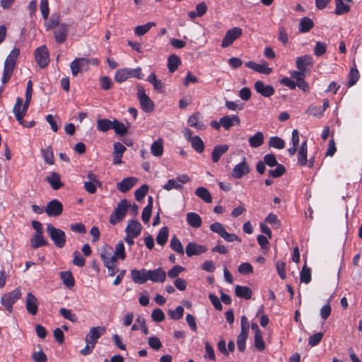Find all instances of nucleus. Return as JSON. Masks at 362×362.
<instances>
[{"instance_id": "f257e3e1", "label": "nucleus", "mask_w": 362, "mask_h": 362, "mask_svg": "<svg viewBox=\"0 0 362 362\" xmlns=\"http://www.w3.org/2000/svg\"><path fill=\"white\" fill-rule=\"evenodd\" d=\"M19 54L20 50L15 47L7 56L4 62V73L1 78L3 83H7L11 78Z\"/></svg>"}, {"instance_id": "f03ea898", "label": "nucleus", "mask_w": 362, "mask_h": 362, "mask_svg": "<svg viewBox=\"0 0 362 362\" xmlns=\"http://www.w3.org/2000/svg\"><path fill=\"white\" fill-rule=\"evenodd\" d=\"M143 75L140 67L136 69L124 68L117 71L115 75V80L117 83H122L129 78L141 79Z\"/></svg>"}, {"instance_id": "7ed1b4c3", "label": "nucleus", "mask_w": 362, "mask_h": 362, "mask_svg": "<svg viewBox=\"0 0 362 362\" xmlns=\"http://www.w3.org/2000/svg\"><path fill=\"white\" fill-rule=\"evenodd\" d=\"M47 231L57 247L62 248L65 245L66 235L62 230L57 228L49 223L47 225Z\"/></svg>"}, {"instance_id": "20e7f679", "label": "nucleus", "mask_w": 362, "mask_h": 362, "mask_svg": "<svg viewBox=\"0 0 362 362\" xmlns=\"http://www.w3.org/2000/svg\"><path fill=\"white\" fill-rule=\"evenodd\" d=\"M21 293L19 288H16L13 291L4 294L1 299V305L4 308L9 312L12 313L13 305L21 298Z\"/></svg>"}, {"instance_id": "39448f33", "label": "nucleus", "mask_w": 362, "mask_h": 362, "mask_svg": "<svg viewBox=\"0 0 362 362\" xmlns=\"http://www.w3.org/2000/svg\"><path fill=\"white\" fill-rule=\"evenodd\" d=\"M129 204L127 199L122 200L115 208L114 212L110 217V223L112 225H115L120 222L125 217L127 212Z\"/></svg>"}, {"instance_id": "423d86ee", "label": "nucleus", "mask_w": 362, "mask_h": 362, "mask_svg": "<svg viewBox=\"0 0 362 362\" xmlns=\"http://www.w3.org/2000/svg\"><path fill=\"white\" fill-rule=\"evenodd\" d=\"M137 97L142 110L146 112H151L155 107L153 100L146 94L144 87L137 86Z\"/></svg>"}, {"instance_id": "0eeeda50", "label": "nucleus", "mask_w": 362, "mask_h": 362, "mask_svg": "<svg viewBox=\"0 0 362 362\" xmlns=\"http://www.w3.org/2000/svg\"><path fill=\"white\" fill-rule=\"evenodd\" d=\"M210 229L214 233L218 234L222 238L227 242L239 241L240 239L234 233H228L224 226L219 222H215L210 226Z\"/></svg>"}, {"instance_id": "6e6552de", "label": "nucleus", "mask_w": 362, "mask_h": 362, "mask_svg": "<svg viewBox=\"0 0 362 362\" xmlns=\"http://www.w3.org/2000/svg\"><path fill=\"white\" fill-rule=\"evenodd\" d=\"M189 181L188 175L182 174L177 176L175 179H170L167 183L163 186V188L166 191H170L172 189L181 190L183 189V184H185Z\"/></svg>"}, {"instance_id": "1a4fd4ad", "label": "nucleus", "mask_w": 362, "mask_h": 362, "mask_svg": "<svg viewBox=\"0 0 362 362\" xmlns=\"http://www.w3.org/2000/svg\"><path fill=\"white\" fill-rule=\"evenodd\" d=\"M242 34L243 30L239 27H235L229 29L227 30L222 40L221 47L226 48L230 46L235 40L242 35Z\"/></svg>"}, {"instance_id": "9d476101", "label": "nucleus", "mask_w": 362, "mask_h": 362, "mask_svg": "<svg viewBox=\"0 0 362 362\" xmlns=\"http://www.w3.org/2000/svg\"><path fill=\"white\" fill-rule=\"evenodd\" d=\"M63 211V204L57 199L49 202L45 209V212L50 217L59 216Z\"/></svg>"}, {"instance_id": "9b49d317", "label": "nucleus", "mask_w": 362, "mask_h": 362, "mask_svg": "<svg viewBox=\"0 0 362 362\" xmlns=\"http://www.w3.org/2000/svg\"><path fill=\"white\" fill-rule=\"evenodd\" d=\"M73 76H76L81 71L88 70V61L87 58H76L70 64Z\"/></svg>"}, {"instance_id": "f8f14e48", "label": "nucleus", "mask_w": 362, "mask_h": 362, "mask_svg": "<svg viewBox=\"0 0 362 362\" xmlns=\"http://www.w3.org/2000/svg\"><path fill=\"white\" fill-rule=\"evenodd\" d=\"M105 331L106 329L105 327L98 326L91 327L86 335V342L91 344L92 346H95L98 339L105 334Z\"/></svg>"}, {"instance_id": "ddd939ff", "label": "nucleus", "mask_w": 362, "mask_h": 362, "mask_svg": "<svg viewBox=\"0 0 362 362\" xmlns=\"http://www.w3.org/2000/svg\"><path fill=\"white\" fill-rule=\"evenodd\" d=\"M35 59L41 68L46 67L49 64V54L46 46L43 45L36 49Z\"/></svg>"}, {"instance_id": "4468645a", "label": "nucleus", "mask_w": 362, "mask_h": 362, "mask_svg": "<svg viewBox=\"0 0 362 362\" xmlns=\"http://www.w3.org/2000/svg\"><path fill=\"white\" fill-rule=\"evenodd\" d=\"M69 30V25L66 23H61L57 28H54V37L55 41L59 44L64 43L67 37Z\"/></svg>"}, {"instance_id": "2eb2a0df", "label": "nucleus", "mask_w": 362, "mask_h": 362, "mask_svg": "<svg viewBox=\"0 0 362 362\" xmlns=\"http://www.w3.org/2000/svg\"><path fill=\"white\" fill-rule=\"evenodd\" d=\"M207 251V247L194 242L189 243L185 248V252L187 257L193 255H199Z\"/></svg>"}, {"instance_id": "dca6fc26", "label": "nucleus", "mask_w": 362, "mask_h": 362, "mask_svg": "<svg viewBox=\"0 0 362 362\" xmlns=\"http://www.w3.org/2000/svg\"><path fill=\"white\" fill-rule=\"evenodd\" d=\"M25 308L28 313L36 315L38 311V300L32 293H28L25 298Z\"/></svg>"}, {"instance_id": "f3484780", "label": "nucleus", "mask_w": 362, "mask_h": 362, "mask_svg": "<svg viewBox=\"0 0 362 362\" xmlns=\"http://www.w3.org/2000/svg\"><path fill=\"white\" fill-rule=\"evenodd\" d=\"M250 172L249 166L246 162V158H244L243 160L237 164L233 169L232 176L234 178L239 179L243 175H247Z\"/></svg>"}, {"instance_id": "a211bd4d", "label": "nucleus", "mask_w": 362, "mask_h": 362, "mask_svg": "<svg viewBox=\"0 0 362 362\" xmlns=\"http://www.w3.org/2000/svg\"><path fill=\"white\" fill-rule=\"evenodd\" d=\"M245 66L255 71L260 74L268 75L272 72V69L267 66V62L262 64H257L254 62L249 61L245 63Z\"/></svg>"}, {"instance_id": "6ab92c4d", "label": "nucleus", "mask_w": 362, "mask_h": 362, "mask_svg": "<svg viewBox=\"0 0 362 362\" xmlns=\"http://www.w3.org/2000/svg\"><path fill=\"white\" fill-rule=\"evenodd\" d=\"M148 280L153 282L163 283L166 279V273L162 268L153 270H147Z\"/></svg>"}, {"instance_id": "aec40b11", "label": "nucleus", "mask_w": 362, "mask_h": 362, "mask_svg": "<svg viewBox=\"0 0 362 362\" xmlns=\"http://www.w3.org/2000/svg\"><path fill=\"white\" fill-rule=\"evenodd\" d=\"M131 277L134 283L139 284H144L148 281L147 270L145 269L131 270Z\"/></svg>"}, {"instance_id": "412c9836", "label": "nucleus", "mask_w": 362, "mask_h": 362, "mask_svg": "<svg viewBox=\"0 0 362 362\" xmlns=\"http://www.w3.org/2000/svg\"><path fill=\"white\" fill-rule=\"evenodd\" d=\"M13 112L19 124H23V119L25 116L27 111L23 110V99L17 98L16 103L13 108Z\"/></svg>"}, {"instance_id": "4be33fe9", "label": "nucleus", "mask_w": 362, "mask_h": 362, "mask_svg": "<svg viewBox=\"0 0 362 362\" xmlns=\"http://www.w3.org/2000/svg\"><path fill=\"white\" fill-rule=\"evenodd\" d=\"M136 182L137 179L134 177H126L117 184V188L121 192L125 193L130 190Z\"/></svg>"}, {"instance_id": "5701e85b", "label": "nucleus", "mask_w": 362, "mask_h": 362, "mask_svg": "<svg viewBox=\"0 0 362 362\" xmlns=\"http://www.w3.org/2000/svg\"><path fill=\"white\" fill-rule=\"evenodd\" d=\"M240 123V118L235 115H226L221 118V126L226 129L228 130L235 125H238Z\"/></svg>"}, {"instance_id": "b1692460", "label": "nucleus", "mask_w": 362, "mask_h": 362, "mask_svg": "<svg viewBox=\"0 0 362 362\" xmlns=\"http://www.w3.org/2000/svg\"><path fill=\"white\" fill-rule=\"evenodd\" d=\"M255 89L264 97H270L274 93V89L272 86H266L261 81L255 82Z\"/></svg>"}, {"instance_id": "393cba45", "label": "nucleus", "mask_w": 362, "mask_h": 362, "mask_svg": "<svg viewBox=\"0 0 362 362\" xmlns=\"http://www.w3.org/2000/svg\"><path fill=\"white\" fill-rule=\"evenodd\" d=\"M142 226L136 220H132L127 224L125 232L126 234L132 235L133 237H138L141 231Z\"/></svg>"}, {"instance_id": "a878e982", "label": "nucleus", "mask_w": 362, "mask_h": 362, "mask_svg": "<svg viewBox=\"0 0 362 362\" xmlns=\"http://www.w3.org/2000/svg\"><path fill=\"white\" fill-rule=\"evenodd\" d=\"M45 180L54 190H57L63 186V183L61 181L60 175L56 172L51 173L49 176L45 177Z\"/></svg>"}, {"instance_id": "bb28decb", "label": "nucleus", "mask_w": 362, "mask_h": 362, "mask_svg": "<svg viewBox=\"0 0 362 362\" xmlns=\"http://www.w3.org/2000/svg\"><path fill=\"white\" fill-rule=\"evenodd\" d=\"M308 146H307V141H304L298 149V163L300 166H305L308 163Z\"/></svg>"}, {"instance_id": "cd10ccee", "label": "nucleus", "mask_w": 362, "mask_h": 362, "mask_svg": "<svg viewBox=\"0 0 362 362\" xmlns=\"http://www.w3.org/2000/svg\"><path fill=\"white\" fill-rule=\"evenodd\" d=\"M229 146L226 144L216 146L211 153V159L214 163H217L221 157L228 151Z\"/></svg>"}, {"instance_id": "c85d7f7f", "label": "nucleus", "mask_w": 362, "mask_h": 362, "mask_svg": "<svg viewBox=\"0 0 362 362\" xmlns=\"http://www.w3.org/2000/svg\"><path fill=\"white\" fill-rule=\"evenodd\" d=\"M187 223L192 228H198L202 226V220L199 214L194 212H189L186 215Z\"/></svg>"}, {"instance_id": "c756f323", "label": "nucleus", "mask_w": 362, "mask_h": 362, "mask_svg": "<svg viewBox=\"0 0 362 362\" xmlns=\"http://www.w3.org/2000/svg\"><path fill=\"white\" fill-rule=\"evenodd\" d=\"M313 57L305 54L296 59V66L298 70L305 71L307 66H312Z\"/></svg>"}, {"instance_id": "7c9ffc66", "label": "nucleus", "mask_w": 362, "mask_h": 362, "mask_svg": "<svg viewBox=\"0 0 362 362\" xmlns=\"http://www.w3.org/2000/svg\"><path fill=\"white\" fill-rule=\"evenodd\" d=\"M235 293L238 297L246 300L250 299L252 295V291L249 287L240 285L235 286Z\"/></svg>"}, {"instance_id": "2f4dec72", "label": "nucleus", "mask_w": 362, "mask_h": 362, "mask_svg": "<svg viewBox=\"0 0 362 362\" xmlns=\"http://www.w3.org/2000/svg\"><path fill=\"white\" fill-rule=\"evenodd\" d=\"M264 137L261 132H256L253 136H250L248 139L250 146L252 148H259L264 144Z\"/></svg>"}, {"instance_id": "473e14b6", "label": "nucleus", "mask_w": 362, "mask_h": 362, "mask_svg": "<svg viewBox=\"0 0 362 362\" xmlns=\"http://www.w3.org/2000/svg\"><path fill=\"white\" fill-rule=\"evenodd\" d=\"M187 124L189 126L196 128L198 130H204L205 125L199 119V115L198 112L191 115L188 120Z\"/></svg>"}, {"instance_id": "72a5a7b5", "label": "nucleus", "mask_w": 362, "mask_h": 362, "mask_svg": "<svg viewBox=\"0 0 362 362\" xmlns=\"http://www.w3.org/2000/svg\"><path fill=\"white\" fill-rule=\"evenodd\" d=\"M314 26V23L313 21L308 17H303L299 23L298 30L300 33H308L309 32Z\"/></svg>"}, {"instance_id": "f704fd0d", "label": "nucleus", "mask_w": 362, "mask_h": 362, "mask_svg": "<svg viewBox=\"0 0 362 362\" xmlns=\"http://www.w3.org/2000/svg\"><path fill=\"white\" fill-rule=\"evenodd\" d=\"M60 277L66 287L72 288L74 286L75 280L70 271L60 272Z\"/></svg>"}, {"instance_id": "c9c22d12", "label": "nucleus", "mask_w": 362, "mask_h": 362, "mask_svg": "<svg viewBox=\"0 0 362 362\" xmlns=\"http://www.w3.org/2000/svg\"><path fill=\"white\" fill-rule=\"evenodd\" d=\"M181 64L180 59L175 54H171L168 59V68L170 73L175 71Z\"/></svg>"}, {"instance_id": "e433bc0d", "label": "nucleus", "mask_w": 362, "mask_h": 362, "mask_svg": "<svg viewBox=\"0 0 362 362\" xmlns=\"http://www.w3.org/2000/svg\"><path fill=\"white\" fill-rule=\"evenodd\" d=\"M147 81L153 86V88L160 92L163 93L164 90V86L161 81L157 78L155 73H151L147 78Z\"/></svg>"}, {"instance_id": "4c0bfd02", "label": "nucleus", "mask_w": 362, "mask_h": 362, "mask_svg": "<svg viewBox=\"0 0 362 362\" xmlns=\"http://www.w3.org/2000/svg\"><path fill=\"white\" fill-rule=\"evenodd\" d=\"M47 241L45 240L42 233H36L30 240V246L32 248L36 249L40 247L47 245Z\"/></svg>"}, {"instance_id": "58836bf2", "label": "nucleus", "mask_w": 362, "mask_h": 362, "mask_svg": "<svg viewBox=\"0 0 362 362\" xmlns=\"http://www.w3.org/2000/svg\"><path fill=\"white\" fill-rule=\"evenodd\" d=\"M195 194L206 203H211L212 198L209 191L203 187H199L195 190Z\"/></svg>"}, {"instance_id": "ea45409f", "label": "nucleus", "mask_w": 362, "mask_h": 362, "mask_svg": "<svg viewBox=\"0 0 362 362\" xmlns=\"http://www.w3.org/2000/svg\"><path fill=\"white\" fill-rule=\"evenodd\" d=\"M113 121L108 119H99L97 120V129L98 130L106 132L110 129H112Z\"/></svg>"}, {"instance_id": "a19ab883", "label": "nucleus", "mask_w": 362, "mask_h": 362, "mask_svg": "<svg viewBox=\"0 0 362 362\" xmlns=\"http://www.w3.org/2000/svg\"><path fill=\"white\" fill-rule=\"evenodd\" d=\"M336 2V9L335 13L337 15H341L344 13H346L350 10V6L348 2L344 1V0H335Z\"/></svg>"}, {"instance_id": "79ce46f5", "label": "nucleus", "mask_w": 362, "mask_h": 362, "mask_svg": "<svg viewBox=\"0 0 362 362\" xmlns=\"http://www.w3.org/2000/svg\"><path fill=\"white\" fill-rule=\"evenodd\" d=\"M169 229L168 227L164 226L161 228L156 236V242L158 245H164L168 238Z\"/></svg>"}, {"instance_id": "37998d69", "label": "nucleus", "mask_w": 362, "mask_h": 362, "mask_svg": "<svg viewBox=\"0 0 362 362\" xmlns=\"http://www.w3.org/2000/svg\"><path fill=\"white\" fill-rule=\"evenodd\" d=\"M151 152L153 156L160 157L163 153V145L161 139L155 141L151 146Z\"/></svg>"}, {"instance_id": "c03bdc74", "label": "nucleus", "mask_w": 362, "mask_h": 362, "mask_svg": "<svg viewBox=\"0 0 362 362\" xmlns=\"http://www.w3.org/2000/svg\"><path fill=\"white\" fill-rule=\"evenodd\" d=\"M192 148L199 153L204 151V144L199 136H194L190 141Z\"/></svg>"}, {"instance_id": "a18cd8bd", "label": "nucleus", "mask_w": 362, "mask_h": 362, "mask_svg": "<svg viewBox=\"0 0 362 362\" xmlns=\"http://www.w3.org/2000/svg\"><path fill=\"white\" fill-rule=\"evenodd\" d=\"M42 156L45 162L49 165H53L54 163V153L51 146H48L45 149L42 150Z\"/></svg>"}, {"instance_id": "49530a36", "label": "nucleus", "mask_w": 362, "mask_h": 362, "mask_svg": "<svg viewBox=\"0 0 362 362\" xmlns=\"http://www.w3.org/2000/svg\"><path fill=\"white\" fill-rule=\"evenodd\" d=\"M170 246L173 250L180 255H183L185 252V250L181 242L175 235L171 238Z\"/></svg>"}, {"instance_id": "de8ad7c7", "label": "nucleus", "mask_w": 362, "mask_h": 362, "mask_svg": "<svg viewBox=\"0 0 362 362\" xmlns=\"http://www.w3.org/2000/svg\"><path fill=\"white\" fill-rule=\"evenodd\" d=\"M156 25L154 22H149L145 25H138L134 28L135 35L142 36L145 35L148 30Z\"/></svg>"}, {"instance_id": "09e8293b", "label": "nucleus", "mask_w": 362, "mask_h": 362, "mask_svg": "<svg viewBox=\"0 0 362 362\" xmlns=\"http://www.w3.org/2000/svg\"><path fill=\"white\" fill-rule=\"evenodd\" d=\"M247 332H240L237 337V346L240 352H243L245 350V342L248 337Z\"/></svg>"}, {"instance_id": "8fccbe9b", "label": "nucleus", "mask_w": 362, "mask_h": 362, "mask_svg": "<svg viewBox=\"0 0 362 362\" xmlns=\"http://www.w3.org/2000/svg\"><path fill=\"white\" fill-rule=\"evenodd\" d=\"M59 23V16L58 14L54 13L51 16V18L49 22L45 23V25L47 30L54 29L60 25Z\"/></svg>"}, {"instance_id": "3c124183", "label": "nucleus", "mask_w": 362, "mask_h": 362, "mask_svg": "<svg viewBox=\"0 0 362 362\" xmlns=\"http://www.w3.org/2000/svg\"><path fill=\"white\" fill-rule=\"evenodd\" d=\"M112 129L117 134L124 136L127 132V128L125 125L117 119L113 120Z\"/></svg>"}, {"instance_id": "603ef678", "label": "nucleus", "mask_w": 362, "mask_h": 362, "mask_svg": "<svg viewBox=\"0 0 362 362\" xmlns=\"http://www.w3.org/2000/svg\"><path fill=\"white\" fill-rule=\"evenodd\" d=\"M269 146L276 149H282L285 146V142L280 137L272 136L269 140Z\"/></svg>"}, {"instance_id": "864d4df0", "label": "nucleus", "mask_w": 362, "mask_h": 362, "mask_svg": "<svg viewBox=\"0 0 362 362\" xmlns=\"http://www.w3.org/2000/svg\"><path fill=\"white\" fill-rule=\"evenodd\" d=\"M59 313L64 318L72 322H76L78 320L77 316L76 314L72 313L71 310L62 308L59 310Z\"/></svg>"}, {"instance_id": "5fc2aeb1", "label": "nucleus", "mask_w": 362, "mask_h": 362, "mask_svg": "<svg viewBox=\"0 0 362 362\" xmlns=\"http://www.w3.org/2000/svg\"><path fill=\"white\" fill-rule=\"evenodd\" d=\"M100 257L105 266L112 264V253L107 249L103 248L102 250L100 253Z\"/></svg>"}, {"instance_id": "6e6d98bb", "label": "nucleus", "mask_w": 362, "mask_h": 362, "mask_svg": "<svg viewBox=\"0 0 362 362\" xmlns=\"http://www.w3.org/2000/svg\"><path fill=\"white\" fill-rule=\"evenodd\" d=\"M274 170H269V175L274 178H277L283 175L286 171L285 167L281 164H277Z\"/></svg>"}, {"instance_id": "4d7b16f0", "label": "nucleus", "mask_w": 362, "mask_h": 362, "mask_svg": "<svg viewBox=\"0 0 362 362\" xmlns=\"http://www.w3.org/2000/svg\"><path fill=\"white\" fill-rule=\"evenodd\" d=\"M300 279L301 282L305 284H308L311 281L310 269L307 268L305 265L303 267L300 272Z\"/></svg>"}, {"instance_id": "13d9d810", "label": "nucleus", "mask_w": 362, "mask_h": 362, "mask_svg": "<svg viewBox=\"0 0 362 362\" xmlns=\"http://www.w3.org/2000/svg\"><path fill=\"white\" fill-rule=\"evenodd\" d=\"M114 253L116 256L119 257L121 260H124L126 258L124 245L122 242L118 243L115 246Z\"/></svg>"}, {"instance_id": "bf43d9fd", "label": "nucleus", "mask_w": 362, "mask_h": 362, "mask_svg": "<svg viewBox=\"0 0 362 362\" xmlns=\"http://www.w3.org/2000/svg\"><path fill=\"white\" fill-rule=\"evenodd\" d=\"M184 308L182 306H177L174 310H169V315L173 320H177L182 317Z\"/></svg>"}, {"instance_id": "052dcab7", "label": "nucleus", "mask_w": 362, "mask_h": 362, "mask_svg": "<svg viewBox=\"0 0 362 362\" xmlns=\"http://www.w3.org/2000/svg\"><path fill=\"white\" fill-rule=\"evenodd\" d=\"M148 187L146 185H142L141 187H139L138 189L135 191L134 195L135 199L137 201H141L144 199V197L146 196V194L148 193Z\"/></svg>"}, {"instance_id": "680f3d73", "label": "nucleus", "mask_w": 362, "mask_h": 362, "mask_svg": "<svg viewBox=\"0 0 362 362\" xmlns=\"http://www.w3.org/2000/svg\"><path fill=\"white\" fill-rule=\"evenodd\" d=\"M323 337V333L317 332L311 335L308 339V344L311 346L317 345Z\"/></svg>"}, {"instance_id": "e2e57ef3", "label": "nucleus", "mask_w": 362, "mask_h": 362, "mask_svg": "<svg viewBox=\"0 0 362 362\" xmlns=\"http://www.w3.org/2000/svg\"><path fill=\"white\" fill-rule=\"evenodd\" d=\"M327 45L325 43L321 42H317L315 49L314 54L317 57H320L326 52Z\"/></svg>"}, {"instance_id": "0e129e2a", "label": "nucleus", "mask_w": 362, "mask_h": 362, "mask_svg": "<svg viewBox=\"0 0 362 362\" xmlns=\"http://www.w3.org/2000/svg\"><path fill=\"white\" fill-rule=\"evenodd\" d=\"M151 317L155 322H160L164 320L165 315L161 309L156 308L152 311Z\"/></svg>"}, {"instance_id": "69168bd1", "label": "nucleus", "mask_w": 362, "mask_h": 362, "mask_svg": "<svg viewBox=\"0 0 362 362\" xmlns=\"http://www.w3.org/2000/svg\"><path fill=\"white\" fill-rule=\"evenodd\" d=\"M184 270H185V268L182 267V266L175 265L168 271V277L170 279H175Z\"/></svg>"}, {"instance_id": "338daca9", "label": "nucleus", "mask_w": 362, "mask_h": 362, "mask_svg": "<svg viewBox=\"0 0 362 362\" xmlns=\"http://www.w3.org/2000/svg\"><path fill=\"white\" fill-rule=\"evenodd\" d=\"M148 344L151 348L154 350H158L162 346L160 340L157 337H151L148 338Z\"/></svg>"}, {"instance_id": "774afa93", "label": "nucleus", "mask_w": 362, "mask_h": 362, "mask_svg": "<svg viewBox=\"0 0 362 362\" xmlns=\"http://www.w3.org/2000/svg\"><path fill=\"white\" fill-rule=\"evenodd\" d=\"M32 358L35 362H47V355L42 350L34 352L32 354Z\"/></svg>"}]
</instances>
